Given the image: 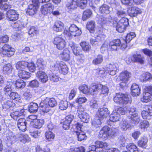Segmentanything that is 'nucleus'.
I'll return each mask as SVG.
<instances>
[{
    "mask_svg": "<svg viewBox=\"0 0 152 152\" xmlns=\"http://www.w3.org/2000/svg\"><path fill=\"white\" fill-rule=\"evenodd\" d=\"M57 105V102L54 98H49L46 97L42 100L40 103L39 106L41 111L44 113H47L53 107Z\"/></svg>",
    "mask_w": 152,
    "mask_h": 152,
    "instance_id": "obj_1",
    "label": "nucleus"
},
{
    "mask_svg": "<svg viewBox=\"0 0 152 152\" xmlns=\"http://www.w3.org/2000/svg\"><path fill=\"white\" fill-rule=\"evenodd\" d=\"M128 21L127 18H124L121 19L118 23L114 20L111 21V23L114 27H116L117 31L122 33L125 31L126 28L129 25Z\"/></svg>",
    "mask_w": 152,
    "mask_h": 152,
    "instance_id": "obj_2",
    "label": "nucleus"
},
{
    "mask_svg": "<svg viewBox=\"0 0 152 152\" xmlns=\"http://www.w3.org/2000/svg\"><path fill=\"white\" fill-rule=\"evenodd\" d=\"M86 0H69L66 4V7L69 9H74L78 6L83 9L86 6Z\"/></svg>",
    "mask_w": 152,
    "mask_h": 152,
    "instance_id": "obj_3",
    "label": "nucleus"
},
{
    "mask_svg": "<svg viewBox=\"0 0 152 152\" xmlns=\"http://www.w3.org/2000/svg\"><path fill=\"white\" fill-rule=\"evenodd\" d=\"M118 130V129L115 128L110 129L107 126H105L102 128L100 131L99 134V138L103 139H105L109 136L114 135Z\"/></svg>",
    "mask_w": 152,
    "mask_h": 152,
    "instance_id": "obj_4",
    "label": "nucleus"
},
{
    "mask_svg": "<svg viewBox=\"0 0 152 152\" xmlns=\"http://www.w3.org/2000/svg\"><path fill=\"white\" fill-rule=\"evenodd\" d=\"M81 33V30L74 24L71 25L68 29L65 28L64 32V34L69 37L79 36Z\"/></svg>",
    "mask_w": 152,
    "mask_h": 152,
    "instance_id": "obj_5",
    "label": "nucleus"
},
{
    "mask_svg": "<svg viewBox=\"0 0 152 152\" xmlns=\"http://www.w3.org/2000/svg\"><path fill=\"white\" fill-rule=\"evenodd\" d=\"M50 68L52 70L59 71L63 74H66L68 72V69L65 63L62 61H57L56 62H52Z\"/></svg>",
    "mask_w": 152,
    "mask_h": 152,
    "instance_id": "obj_6",
    "label": "nucleus"
},
{
    "mask_svg": "<svg viewBox=\"0 0 152 152\" xmlns=\"http://www.w3.org/2000/svg\"><path fill=\"white\" fill-rule=\"evenodd\" d=\"M114 102L121 105H125L128 103H130L132 101L128 95L121 93H117L114 98Z\"/></svg>",
    "mask_w": 152,
    "mask_h": 152,
    "instance_id": "obj_7",
    "label": "nucleus"
},
{
    "mask_svg": "<svg viewBox=\"0 0 152 152\" xmlns=\"http://www.w3.org/2000/svg\"><path fill=\"white\" fill-rule=\"evenodd\" d=\"M143 97L141 98V101L147 103L152 100V86H145L143 90Z\"/></svg>",
    "mask_w": 152,
    "mask_h": 152,
    "instance_id": "obj_8",
    "label": "nucleus"
},
{
    "mask_svg": "<svg viewBox=\"0 0 152 152\" xmlns=\"http://www.w3.org/2000/svg\"><path fill=\"white\" fill-rule=\"evenodd\" d=\"M129 118L131 119V121L135 124H137L140 121L136 108L134 106L131 107L129 109Z\"/></svg>",
    "mask_w": 152,
    "mask_h": 152,
    "instance_id": "obj_9",
    "label": "nucleus"
},
{
    "mask_svg": "<svg viewBox=\"0 0 152 152\" xmlns=\"http://www.w3.org/2000/svg\"><path fill=\"white\" fill-rule=\"evenodd\" d=\"M15 51V49L9 45L4 44L0 49V54L5 57H10L13 56Z\"/></svg>",
    "mask_w": 152,
    "mask_h": 152,
    "instance_id": "obj_10",
    "label": "nucleus"
},
{
    "mask_svg": "<svg viewBox=\"0 0 152 152\" xmlns=\"http://www.w3.org/2000/svg\"><path fill=\"white\" fill-rule=\"evenodd\" d=\"M32 3L29 5L26 11L27 15H33L36 12L39 6L38 0H32Z\"/></svg>",
    "mask_w": 152,
    "mask_h": 152,
    "instance_id": "obj_11",
    "label": "nucleus"
},
{
    "mask_svg": "<svg viewBox=\"0 0 152 152\" xmlns=\"http://www.w3.org/2000/svg\"><path fill=\"white\" fill-rule=\"evenodd\" d=\"M144 60V57L140 54H133L132 56H128L126 58V61L128 64L131 62H137L142 64L143 63Z\"/></svg>",
    "mask_w": 152,
    "mask_h": 152,
    "instance_id": "obj_12",
    "label": "nucleus"
},
{
    "mask_svg": "<svg viewBox=\"0 0 152 152\" xmlns=\"http://www.w3.org/2000/svg\"><path fill=\"white\" fill-rule=\"evenodd\" d=\"M131 75L132 74L130 72L127 70H124L119 74V79L117 78L116 80L118 82L120 80L123 83L126 84L129 81Z\"/></svg>",
    "mask_w": 152,
    "mask_h": 152,
    "instance_id": "obj_13",
    "label": "nucleus"
},
{
    "mask_svg": "<svg viewBox=\"0 0 152 152\" xmlns=\"http://www.w3.org/2000/svg\"><path fill=\"white\" fill-rule=\"evenodd\" d=\"M54 44L56 46V48L59 50H62L66 45L65 40L60 36H56L54 38Z\"/></svg>",
    "mask_w": 152,
    "mask_h": 152,
    "instance_id": "obj_14",
    "label": "nucleus"
},
{
    "mask_svg": "<svg viewBox=\"0 0 152 152\" xmlns=\"http://www.w3.org/2000/svg\"><path fill=\"white\" fill-rule=\"evenodd\" d=\"M95 85L91 86L89 88L88 86L83 84L80 86L79 87V90L83 94L88 95H94L95 89L93 88Z\"/></svg>",
    "mask_w": 152,
    "mask_h": 152,
    "instance_id": "obj_15",
    "label": "nucleus"
},
{
    "mask_svg": "<svg viewBox=\"0 0 152 152\" xmlns=\"http://www.w3.org/2000/svg\"><path fill=\"white\" fill-rule=\"evenodd\" d=\"M75 127V131L76 132L77 136V140L81 141L86 139V136L85 132L81 130L82 126L79 124L77 123L74 126Z\"/></svg>",
    "mask_w": 152,
    "mask_h": 152,
    "instance_id": "obj_16",
    "label": "nucleus"
},
{
    "mask_svg": "<svg viewBox=\"0 0 152 152\" xmlns=\"http://www.w3.org/2000/svg\"><path fill=\"white\" fill-rule=\"evenodd\" d=\"M95 89L94 94H98L101 90V94L104 95L105 96L107 95L109 91L108 88L105 86H103L100 84L95 85L93 88Z\"/></svg>",
    "mask_w": 152,
    "mask_h": 152,
    "instance_id": "obj_17",
    "label": "nucleus"
},
{
    "mask_svg": "<svg viewBox=\"0 0 152 152\" xmlns=\"http://www.w3.org/2000/svg\"><path fill=\"white\" fill-rule=\"evenodd\" d=\"M78 116L81 121L84 123H87L89 121L90 116L84 111L83 108H79L77 110Z\"/></svg>",
    "mask_w": 152,
    "mask_h": 152,
    "instance_id": "obj_18",
    "label": "nucleus"
},
{
    "mask_svg": "<svg viewBox=\"0 0 152 152\" xmlns=\"http://www.w3.org/2000/svg\"><path fill=\"white\" fill-rule=\"evenodd\" d=\"M6 140L7 142L9 145L15 143L18 140L17 136L11 131H8L7 132L6 134Z\"/></svg>",
    "mask_w": 152,
    "mask_h": 152,
    "instance_id": "obj_19",
    "label": "nucleus"
},
{
    "mask_svg": "<svg viewBox=\"0 0 152 152\" xmlns=\"http://www.w3.org/2000/svg\"><path fill=\"white\" fill-rule=\"evenodd\" d=\"M145 110L141 112V115L143 119H150L152 116V105H146L145 107Z\"/></svg>",
    "mask_w": 152,
    "mask_h": 152,
    "instance_id": "obj_20",
    "label": "nucleus"
},
{
    "mask_svg": "<svg viewBox=\"0 0 152 152\" xmlns=\"http://www.w3.org/2000/svg\"><path fill=\"white\" fill-rule=\"evenodd\" d=\"M106 69L107 73L111 75H115L119 70L118 66L117 64H109Z\"/></svg>",
    "mask_w": 152,
    "mask_h": 152,
    "instance_id": "obj_21",
    "label": "nucleus"
},
{
    "mask_svg": "<svg viewBox=\"0 0 152 152\" xmlns=\"http://www.w3.org/2000/svg\"><path fill=\"white\" fill-rule=\"evenodd\" d=\"M6 16L8 20L15 21L18 18V14L16 11L13 10H10L8 11L6 14Z\"/></svg>",
    "mask_w": 152,
    "mask_h": 152,
    "instance_id": "obj_22",
    "label": "nucleus"
},
{
    "mask_svg": "<svg viewBox=\"0 0 152 152\" xmlns=\"http://www.w3.org/2000/svg\"><path fill=\"white\" fill-rule=\"evenodd\" d=\"M54 9V6L50 3H48L43 5L41 7V11L45 15L50 13Z\"/></svg>",
    "mask_w": 152,
    "mask_h": 152,
    "instance_id": "obj_23",
    "label": "nucleus"
},
{
    "mask_svg": "<svg viewBox=\"0 0 152 152\" xmlns=\"http://www.w3.org/2000/svg\"><path fill=\"white\" fill-rule=\"evenodd\" d=\"M36 76L37 78L42 83H45L48 80L47 75L44 71L39 70L36 74Z\"/></svg>",
    "mask_w": 152,
    "mask_h": 152,
    "instance_id": "obj_24",
    "label": "nucleus"
},
{
    "mask_svg": "<svg viewBox=\"0 0 152 152\" xmlns=\"http://www.w3.org/2000/svg\"><path fill=\"white\" fill-rule=\"evenodd\" d=\"M74 117L72 115H68L63 120V127L65 130L68 129L70 124L73 119Z\"/></svg>",
    "mask_w": 152,
    "mask_h": 152,
    "instance_id": "obj_25",
    "label": "nucleus"
},
{
    "mask_svg": "<svg viewBox=\"0 0 152 152\" xmlns=\"http://www.w3.org/2000/svg\"><path fill=\"white\" fill-rule=\"evenodd\" d=\"M131 7L127 10L128 14L130 16L135 17L141 13L142 11L140 8L136 7L133 6V5Z\"/></svg>",
    "mask_w": 152,
    "mask_h": 152,
    "instance_id": "obj_26",
    "label": "nucleus"
},
{
    "mask_svg": "<svg viewBox=\"0 0 152 152\" xmlns=\"http://www.w3.org/2000/svg\"><path fill=\"white\" fill-rule=\"evenodd\" d=\"M69 46L71 47L74 55L76 56H84L83 54H80V53L81 50L78 45L75 44L73 42H71L69 44Z\"/></svg>",
    "mask_w": 152,
    "mask_h": 152,
    "instance_id": "obj_27",
    "label": "nucleus"
},
{
    "mask_svg": "<svg viewBox=\"0 0 152 152\" xmlns=\"http://www.w3.org/2000/svg\"><path fill=\"white\" fill-rule=\"evenodd\" d=\"M109 112L107 108H99L96 112V114L98 117L101 118H104L108 116Z\"/></svg>",
    "mask_w": 152,
    "mask_h": 152,
    "instance_id": "obj_28",
    "label": "nucleus"
},
{
    "mask_svg": "<svg viewBox=\"0 0 152 152\" xmlns=\"http://www.w3.org/2000/svg\"><path fill=\"white\" fill-rule=\"evenodd\" d=\"M131 94L133 96H139L140 93V88L135 83H133L131 87Z\"/></svg>",
    "mask_w": 152,
    "mask_h": 152,
    "instance_id": "obj_29",
    "label": "nucleus"
},
{
    "mask_svg": "<svg viewBox=\"0 0 152 152\" xmlns=\"http://www.w3.org/2000/svg\"><path fill=\"white\" fill-rule=\"evenodd\" d=\"M64 23L60 20L56 21L53 26V30L56 32L62 31L64 29Z\"/></svg>",
    "mask_w": 152,
    "mask_h": 152,
    "instance_id": "obj_30",
    "label": "nucleus"
},
{
    "mask_svg": "<svg viewBox=\"0 0 152 152\" xmlns=\"http://www.w3.org/2000/svg\"><path fill=\"white\" fill-rule=\"evenodd\" d=\"M121 42L119 39L113 40L110 43L109 47L112 50H116L120 47Z\"/></svg>",
    "mask_w": 152,
    "mask_h": 152,
    "instance_id": "obj_31",
    "label": "nucleus"
},
{
    "mask_svg": "<svg viewBox=\"0 0 152 152\" xmlns=\"http://www.w3.org/2000/svg\"><path fill=\"white\" fill-rule=\"evenodd\" d=\"M26 120L24 118H21L18 121L17 123V125L18 127L20 130L24 132L26 130Z\"/></svg>",
    "mask_w": 152,
    "mask_h": 152,
    "instance_id": "obj_32",
    "label": "nucleus"
},
{
    "mask_svg": "<svg viewBox=\"0 0 152 152\" xmlns=\"http://www.w3.org/2000/svg\"><path fill=\"white\" fill-rule=\"evenodd\" d=\"M17 137H18V140L24 143L29 142L31 141V138L26 134H18Z\"/></svg>",
    "mask_w": 152,
    "mask_h": 152,
    "instance_id": "obj_33",
    "label": "nucleus"
},
{
    "mask_svg": "<svg viewBox=\"0 0 152 152\" xmlns=\"http://www.w3.org/2000/svg\"><path fill=\"white\" fill-rule=\"evenodd\" d=\"M44 120L43 119H37L34 122H31V125H32L34 128L37 129L41 128L44 124Z\"/></svg>",
    "mask_w": 152,
    "mask_h": 152,
    "instance_id": "obj_34",
    "label": "nucleus"
},
{
    "mask_svg": "<svg viewBox=\"0 0 152 152\" xmlns=\"http://www.w3.org/2000/svg\"><path fill=\"white\" fill-rule=\"evenodd\" d=\"M26 112L23 109H21L19 111H17L13 112L10 114L11 117L14 119L16 120L17 118L20 116H23L26 115Z\"/></svg>",
    "mask_w": 152,
    "mask_h": 152,
    "instance_id": "obj_35",
    "label": "nucleus"
},
{
    "mask_svg": "<svg viewBox=\"0 0 152 152\" xmlns=\"http://www.w3.org/2000/svg\"><path fill=\"white\" fill-rule=\"evenodd\" d=\"M152 79V75L149 72L143 73L140 77V80L142 82L150 81Z\"/></svg>",
    "mask_w": 152,
    "mask_h": 152,
    "instance_id": "obj_36",
    "label": "nucleus"
},
{
    "mask_svg": "<svg viewBox=\"0 0 152 152\" xmlns=\"http://www.w3.org/2000/svg\"><path fill=\"white\" fill-rule=\"evenodd\" d=\"M18 75L20 78L25 80L28 79L31 77V74L24 70H19Z\"/></svg>",
    "mask_w": 152,
    "mask_h": 152,
    "instance_id": "obj_37",
    "label": "nucleus"
},
{
    "mask_svg": "<svg viewBox=\"0 0 152 152\" xmlns=\"http://www.w3.org/2000/svg\"><path fill=\"white\" fill-rule=\"evenodd\" d=\"M60 57L64 60L68 61L69 60L70 58L69 51L67 49L64 50L60 54Z\"/></svg>",
    "mask_w": 152,
    "mask_h": 152,
    "instance_id": "obj_38",
    "label": "nucleus"
},
{
    "mask_svg": "<svg viewBox=\"0 0 152 152\" xmlns=\"http://www.w3.org/2000/svg\"><path fill=\"white\" fill-rule=\"evenodd\" d=\"M28 62L25 61L18 62L16 64V67L17 69L23 70L27 67Z\"/></svg>",
    "mask_w": 152,
    "mask_h": 152,
    "instance_id": "obj_39",
    "label": "nucleus"
},
{
    "mask_svg": "<svg viewBox=\"0 0 152 152\" xmlns=\"http://www.w3.org/2000/svg\"><path fill=\"white\" fill-rule=\"evenodd\" d=\"M110 7L107 5L104 4L99 8V12L104 15L109 14L110 12Z\"/></svg>",
    "mask_w": 152,
    "mask_h": 152,
    "instance_id": "obj_40",
    "label": "nucleus"
},
{
    "mask_svg": "<svg viewBox=\"0 0 152 152\" xmlns=\"http://www.w3.org/2000/svg\"><path fill=\"white\" fill-rule=\"evenodd\" d=\"M46 63L42 58L38 59L36 62L37 67L39 70L43 69L46 66Z\"/></svg>",
    "mask_w": 152,
    "mask_h": 152,
    "instance_id": "obj_41",
    "label": "nucleus"
},
{
    "mask_svg": "<svg viewBox=\"0 0 152 152\" xmlns=\"http://www.w3.org/2000/svg\"><path fill=\"white\" fill-rule=\"evenodd\" d=\"M120 118V115L116 112V110L114 111L110 115V120L113 122L118 121Z\"/></svg>",
    "mask_w": 152,
    "mask_h": 152,
    "instance_id": "obj_42",
    "label": "nucleus"
},
{
    "mask_svg": "<svg viewBox=\"0 0 152 152\" xmlns=\"http://www.w3.org/2000/svg\"><path fill=\"white\" fill-rule=\"evenodd\" d=\"M148 142L147 138L146 137H144L138 141L137 142L138 145L142 148H145L147 146V142Z\"/></svg>",
    "mask_w": 152,
    "mask_h": 152,
    "instance_id": "obj_43",
    "label": "nucleus"
},
{
    "mask_svg": "<svg viewBox=\"0 0 152 152\" xmlns=\"http://www.w3.org/2000/svg\"><path fill=\"white\" fill-rule=\"evenodd\" d=\"M95 36L96 40L100 42L104 40L106 37L105 35L101 31L99 30L95 34Z\"/></svg>",
    "mask_w": 152,
    "mask_h": 152,
    "instance_id": "obj_44",
    "label": "nucleus"
},
{
    "mask_svg": "<svg viewBox=\"0 0 152 152\" xmlns=\"http://www.w3.org/2000/svg\"><path fill=\"white\" fill-rule=\"evenodd\" d=\"M92 14L91 11L89 9H87L84 11L83 12L82 18V20L84 21H86L88 18L91 16Z\"/></svg>",
    "mask_w": 152,
    "mask_h": 152,
    "instance_id": "obj_45",
    "label": "nucleus"
},
{
    "mask_svg": "<svg viewBox=\"0 0 152 152\" xmlns=\"http://www.w3.org/2000/svg\"><path fill=\"white\" fill-rule=\"evenodd\" d=\"M120 126L122 131H125L130 127L128 122L125 120H122L120 123Z\"/></svg>",
    "mask_w": 152,
    "mask_h": 152,
    "instance_id": "obj_46",
    "label": "nucleus"
},
{
    "mask_svg": "<svg viewBox=\"0 0 152 152\" xmlns=\"http://www.w3.org/2000/svg\"><path fill=\"white\" fill-rule=\"evenodd\" d=\"M10 97L11 99L14 100L15 101H16V102H20V96L17 93L11 92L10 95Z\"/></svg>",
    "mask_w": 152,
    "mask_h": 152,
    "instance_id": "obj_47",
    "label": "nucleus"
},
{
    "mask_svg": "<svg viewBox=\"0 0 152 152\" xmlns=\"http://www.w3.org/2000/svg\"><path fill=\"white\" fill-rule=\"evenodd\" d=\"M38 109V104L32 102L29 105V111L31 113H34L37 112Z\"/></svg>",
    "mask_w": 152,
    "mask_h": 152,
    "instance_id": "obj_48",
    "label": "nucleus"
},
{
    "mask_svg": "<svg viewBox=\"0 0 152 152\" xmlns=\"http://www.w3.org/2000/svg\"><path fill=\"white\" fill-rule=\"evenodd\" d=\"M83 50L85 52L89 51L91 48L90 45L88 42H81L80 43Z\"/></svg>",
    "mask_w": 152,
    "mask_h": 152,
    "instance_id": "obj_49",
    "label": "nucleus"
},
{
    "mask_svg": "<svg viewBox=\"0 0 152 152\" xmlns=\"http://www.w3.org/2000/svg\"><path fill=\"white\" fill-rule=\"evenodd\" d=\"M12 66L10 64L5 65L3 67V71L5 74H8L11 72L12 71Z\"/></svg>",
    "mask_w": 152,
    "mask_h": 152,
    "instance_id": "obj_50",
    "label": "nucleus"
},
{
    "mask_svg": "<svg viewBox=\"0 0 152 152\" xmlns=\"http://www.w3.org/2000/svg\"><path fill=\"white\" fill-rule=\"evenodd\" d=\"M127 150L130 152H134L138 151L137 146L133 143H130L126 146Z\"/></svg>",
    "mask_w": 152,
    "mask_h": 152,
    "instance_id": "obj_51",
    "label": "nucleus"
},
{
    "mask_svg": "<svg viewBox=\"0 0 152 152\" xmlns=\"http://www.w3.org/2000/svg\"><path fill=\"white\" fill-rule=\"evenodd\" d=\"M87 101L86 98L82 95L79 96L75 99V102L79 104H81L86 103Z\"/></svg>",
    "mask_w": 152,
    "mask_h": 152,
    "instance_id": "obj_52",
    "label": "nucleus"
},
{
    "mask_svg": "<svg viewBox=\"0 0 152 152\" xmlns=\"http://www.w3.org/2000/svg\"><path fill=\"white\" fill-rule=\"evenodd\" d=\"M103 60V56L99 54L93 60L92 63L94 65H98L100 64Z\"/></svg>",
    "mask_w": 152,
    "mask_h": 152,
    "instance_id": "obj_53",
    "label": "nucleus"
},
{
    "mask_svg": "<svg viewBox=\"0 0 152 152\" xmlns=\"http://www.w3.org/2000/svg\"><path fill=\"white\" fill-rule=\"evenodd\" d=\"M96 20L97 23L101 25L106 23L107 21V19L103 16L98 15L96 16Z\"/></svg>",
    "mask_w": 152,
    "mask_h": 152,
    "instance_id": "obj_54",
    "label": "nucleus"
},
{
    "mask_svg": "<svg viewBox=\"0 0 152 152\" xmlns=\"http://www.w3.org/2000/svg\"><path fill=\"white\" fill-rule=\"evenodd\" d=\"M86 27L90 32L93 31L95 28V22L92 20L88 22L86 25Z\"/></svg>",
    "mask_w": 152,
    "mask_h": 152,
    "instance_id": "obj_55",
    "label": "nucleus"
},
{
    "mask_svg": "<svg viewBox=\"0 0 152 152\" xmlns=\"http://www.w3.org/2000/svg\"><path fill=\"white\" fill-rule=\"evenodd\" d=\"M68 106L67 102L66 100H61L59 104V107L60 109L61 110H66Z\"/></svg>",
    "mask_w": 152,
    "mask_h": 152,
    "instance_id": "obj_56",
    "label": "nucleus"
},
{
    "mask_svg": "<svg viewBox=\"0 0 152 152\" xmlns=\"http://www.w3.org/2000/svg\"><path fill=\"white\" fill-rule=\"evenodd\" d=\"M39 33V31L37 28L34 26H31L30 27L28 31V34L31 37Z\"/></svg>",
    "mask_w": 152,
    "mask_h": 152,
    "instance_id": "obj_57",
    "label": "nucleus"
},
{
    "mask_svg": "<svg viewBox=\"0 0 152 152\" xmlns=\"http://www.w3.org/2000/svg\"><path fill=\"white\" fill-rule=\"evenodd\" d=\"M26 85L25 83L21 79H18L15 83L16 87L18 88H23Z\"/></svg>",
    "mask_w": 152,
    "mask_h": 152,
    "instance_id": "obj_58",
    "label": "nucleus"
},
{
    "mask_svg": "<svg viewBox=\"0 0 152 152\" xmlns=\"http://www.w3.org/2000/svg\"><path fill=\"white\" fill-rule=\"evenodd\" d=\"M71 152H85V149L83 146H80L78 148L75 147L74 146L71 147L70 148Z\"/></svg>",
    "mask_w": 152,
    "mask_h": 152,
    "instance_id": "obj_59",
    "label": "nucleus"
},
{
    "mask_svg": "<svg viewBox=\"0 0 152 152\" xmlns=\"http://www.w3.org/2000/svg\"><path fill=\"white\" fill-rule=\"evenodd\" d=\"M97 72L99 75L98 76L102 78L105 77L107 73V69L106 70L104 68L99 69L97 70Z\"/></svg>",
    "mask_w": 152,
    "mask_h": 152,
    "instance_id": "obj_60",
    "label": "nucleus"
},
{
    "mask_svg": "<svg viewBox=\"0 0 152 152\" xmlns=\"http://www.w3.org/2000/svg\"><path fill=\"white\" fill-rule=\"evenodd\" d=\"M45 134L46 140L48 141H52L55 137L54 134L50 131L47 132Z\"/></svg>",
    "mask_w": 152,
    "mask_h": 152,
    "instance_id": "obj_61",
    "label": "nucleus"
},
{
    "mask_svg": "<svg viewBox=\"0 0 152 152\" xmlns=\"http://www.w3.org/2000/svg\"><path fill=\"white\" fill-rule=\"evenodd\" d=\"M91 123L92 126L97 128L101 126L102 123L100 119L96 118L92 121Z\"/></svg>",
    "mask_w": 152,
    "mask_h": 152,
    "instance_id": "obj_62",
    "label": "nucleus"
},
{
    "mask_svg": "<svg viewBox=\"0 0 152 152\" xmlns=\"http://www.w3.org/2000/svg\"><path fill=\"white\" fill-rule=\"evenodd\" d=\"M14 104L10 100H7L6 102H3L2 104V107L4 109H7L10 107L13 106Z\"/></svg>",
    "mask_w": 152,
    "mask_h": 152,
    "instance_id": "obj_63",
    "label": "nucleus"
},
{
    "mask_svg": "<svg viewBox=\"0 0 152 152\" xmlns=\"http://www.w3.org/2000/svg\"><path fill=\"white\" fill-rule=\"evenodd\" d=\"M107 143L99 141H96L95 142V145L96 148H104L105 147H107Z\"/></svg>",
    "mask_w": 152,
    "mask_h": 152,
    "instance_id": "obj_64",
    "label": "nucleus"
}]
</instances>
